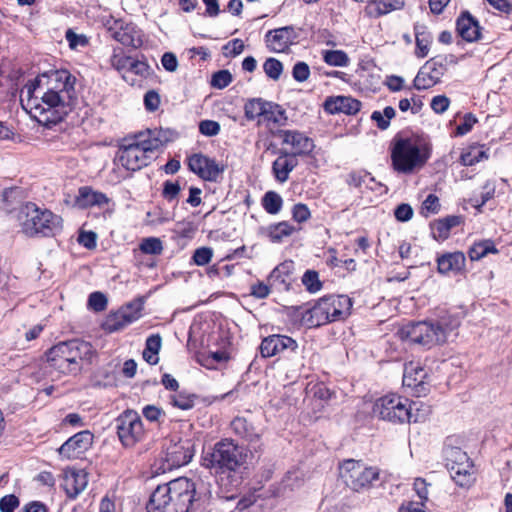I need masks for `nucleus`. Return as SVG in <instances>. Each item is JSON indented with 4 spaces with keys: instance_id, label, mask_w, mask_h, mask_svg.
<instances>
[{
    "instance_id": "6e6552de",
    "label": "nucleus",
    "mask_w": 512,
    "mask_h": 512,
    "mask_svg": "<svg viewBox=\"0 0 512 512\" xmlns=\"http://www.w3.org/2000/svg\"><path fill=\"white\" fill-rule=\"evenodd\" d=\"M244 449L234 440L225 438L203 453L202 466L216 474L235 472L245 462Z\"/></svg>"
},
{
    "instance_id": "cd10ccee",
    "label": "nucleus",
    "mask_w": 512,
    "mask_h": 512,
    "mask_svg": "<svg viewBox=\"0 0 512 512\" xmlns=\"http://www.w3.org/2000/svg\"><path fill=\"white\" fill-rule=\"evenodd\" d=\"M438 271L442 274L458 272L465 265V256L461 252L449 253L438 258Z\"/></svg>"
},
{
    "instance_id": "e2e57ef3",
    "label": "nucleus",
    "mask_w": 512,
    "mask_h": 512,
    "mask_svg": "<svg viewBox=\"0 0 512 512\" xmlns=\"http://www.w3.org/2000/svg\"><path fill=\"white\" fill-rule=\"evenodd\" d=\"M144 105L146 110L154 112L159 108L160 96L155 90H149L144 95Z\"/></svg>"
},
{
    "instance_id": "c03bdc74",
    "label": "nucleus",
    "mask_w": 512,
    "mask_h": 512,
    "mask_svg": "<svg viewBox=\"0 0 512 512\" xmlns=\"http://www.w3.org/2000/svg\"><path fill=\"white\" fill-rule=\"evenodd\" d=\"M368 181L374 182V178L366 171H352L346 177V183L355 188H360L362 185L368 186Z\"/></svg>"
},
{
    "instance_id": "c756f323",
    "label": "nucleus",
    "mask_w": 512,
    "mask_h": 512,
    "mask_svg": "<svg viewBox=\"0 0 512 512\" xmlns=\"http://www.w3.org/2000/svg\"><path fill=\"white\" fill-rule=\"evenodd\" d=\"M128 323V312L123 307L116 311L111 312L102 324L105 331L113 333L123 329Z\"/></svg>"
},
{
    "instance_id": "5701e85b",
    "label": "nucleus",
    "mask_w": 512,
    "mask_h": 512,
    "mask_svg": "<svg viewBox=\"0 0 512 512\" xmlns=\"http://www.w3.org/2000/svg\"><path fill=\"white\" fill-rule=\"evenodd\" d=\"M108 201L109 199L104 193L95 191L89 186L80 187L75 198L76 206L82 209L91 206L101 207L107 204Z\"/></svg>"
},
{
    "instance_id": "680f3d73",
    "label": "nucleus",
    "mask_w": 512,
    "mask_h": 512,
    "mask_svg": "<svg viewBox=\"0 0 512 512\" xmlns=\"http://www.w3.org/2000/svg\"><path fill=\"white\" fill-rule=\"evenodd\" d=\"M292 216L296 222L303 223V222H306L310 218L311 212H310L309 208L307 207V205L298 203V204L294 205V207L292 209Z\"/></svg>"
},
{
    "instance_id": "58836bf2",
    "label": "nucleus",
    "mask_w": 512,
    "mask_h": 512,
    "mask_svg": "<svg viewBox=\"0 0 512 512\" xmlns=\"http://www.w3.org/2000/svg\"><path fill=\"white\" fill-rule=\"evenodd\" d=\"M295 228L288 222H279L269 227L268 235L272 242H281L284 238L290 236Z\"/></svg>"
},
{
    "instance_id": "f257e3e1",
    "label": "nucleus",
    "mask_w": 512,
    "mask_h": 512,
    "mask_svg": "<svg viewBox=\"0 0 512 512\" xmlns=\"http://www.w3.org/2000/svg\"><path fill=\"white\" fill-rule=\"evenodd\" d=\"M76 77L66 69L51 70L25 85L28 105L38 121L47 127L64 120L76 97Z\"/></svg>"
},
{
    "instance_id": "f3484780",
    "label": "nucleus",
    "mask_w": 512,
    "mask_h": 512,
    "mask_svg": "<svg viewBox=\"0 0 512 512\" xmlns=\"http://www.w3.org/2000/svg\"><path fill=\"white\" fill-rule=\"evenodd\" d=\"M297 342L289 336L271 335L261 342L260 352L263 357H272L286 350L295 351Z\"/></svg>"
},
{
    "instance_id": "37998d69",
    "label": "nucleus",
    "mask_w": 512,
    "mask_h": 512,
    "mask_svg": "<svg viewBox=\"0 0 512 512\" xmlns=\"http://www.w3.org/2000/svg\"><path fill=\"white\" fill-rule=\"evenodd\" d=\"M445 457L447 461V467L451 465H459L463 462L467 463L470 461L467 453L458 447H446L445 448Z\"/></svg>"
},
{
    "instance_id": "412c9836",
    "label": "nucleus",
    "mask_w": 512,
    "mask_h": 512,
    "mask_svg": "<svg viewBox=\"0 0 512 512\" xmlns=\"http://www.w3.org/2000/svg\"><path fill=\"white\" fill-rule=\"evenodd\" d=\"M324 110L329 114H356L361 108V102L348 96L328 97L324 102Z\"/></svg>"
},
{
    "instance_id": "f03ea898",
    "label": "nucleus",
    "mask_w": 512,
    "mask_h": 512,
    "mask_svg": "<svg viewBox=\"0 0 512 512\" xmlns=\"http://www.w3.org/2000/svg\"><path fill=\"white\" fill-rule=\"evenodd\" d=\"M96 351L93 346L80 339L60 342L46 353L43 374L58 379L62 375L76 376L92 364Z\"/></svg>"
},
{
    "instance_id": "393cba45",
    "label": "nucleus",
    "mask_w": 512,
    "mask_h": 512,
    "mask_svg": "<svg viewBox=\"0 0 512 512\" xmlns=\"http://www.w3.org/2000/svg\"><path fill=\"white\" fill-rule=\"evenodd\" d=\"M326 303L320 298L316 304L303 315V321L309 327H318L331 322L329 312L325 307Z\"/></svg>"
},
{
    "instance_id": "39448f33",
    "label": "nucleus",
    "mask_w": 512,
    "mask_h": 512,
    "mask_svg": "<svg viewBox=\"0 0 512 512\" xmlns=\"http://www.w3.org/2000/svg\"><path fill=\"white\" fill-rule=\"evenodd\" d=\"M373 412L380 419L392 423H417L427 418L430 408L421 402H411L405 397L388 394L375 402Z\"/></svg>"
},
{
    "instance_id": "20e7f679",
    "label": "nucleus",
    "mask_w": 512,
    "mask_h": 512,
    "mask_svg": "<svg viewBox=\"0 0 512 512\" xmlns=\"http://www.w3.org/2000/svg\"><path fill=\"white\" fill-rule=\"evenodd\" d=\"M460 325L459 318L446 314L436 321H421L409 323L399 329L398 335L402 340H408L425 347L442 344L448 336Z\"/></svg>"
},
{
    "instance_id": "423d86ee",
    "label": "nucleus",
    "mask_w": 512,
    "mask_h": 512,
    "mask_svg": "<svg viewBox=\"0 0 512 512\" xmlns=\"http://www.w3.org/2000/svg\"><path fill=\"white\" fill-rule=\"evenodd\" d=\"M18 220L22 232L31 238L54 237L63 230V219L61 216L32 202L26 203L20 209Z\"/></svg>"
},
{
    "instance_id": "09e8293b",
    "label": "nucleus",
    "mask_w": 512,
    "mask_h": 512,
    "mask_svg": "<svg viewBox=\"0 0 512 512\" xmlns=\"http://www.w3.org/2000/svg\"><path fill=\"white\" fill-rule=\"evenodd\" d=\"M263 69L269 78L278 80L282 74L283 65L275 58H268L263 64Z\"/></svg>"
},
{
    "instance_id": "7ed1b4c3",
    "label": "nucleus",
    "mask_w": 512,
    "mask_h": 512,
    "mask_svg": "<svg viewBox=\"0 0 512 512\" xmlns=\"http://www.w3.org/2000/svg\"><path fill=\"white\" fill-rule=\"evenodd\" d=\"M195 483L179 477L166 484L158 485L147 504L148 512H189L196 498Z\"/></svg>"
},
{
    "instance_id": "ddd939ff",
    "label": "nucleus",
    "mask_w": 512,
    "mask_h": 512,
    "mask_svg": "<svg viewBox=\"0 0 512 512\" xmlns=\"http://www.w3.org/2000/svg\"><path fill=\"white\" fill-rule=\"evenodd\" d=\"M188 167L205 181H216L224 171L223 165L201 153L193 154L188 158Z\"/></svg>"
},
{
    "instance_id": "4d7b16f0",
    "label": "nucleus",
    "mask_w": 512,
    "mask_h": 512,
    "mask_svg": "<svg viewBox=\"0 0 512 512\" xmlns=\"http://www.w3.org/2000/svg\"><path fill=\"white\" fill-rule=\"evenodd\" d=\"M172 404L182 410H189L194 406V397L179 393L172 397Z\"/></svg>"
},
{
    "instance_id": "e433bc0d",
    "label": "nucleus",
    "mask_w": 512,
    "mask_h": 512,
    "mask_svg": "<svg viewBox=\"0 0 512 512\" xmlns=\"http://www.w3.org/2000/svg\"><path fill=\"white\" fill-rule=\"evenodd\" d=\"M128 146L124 143H121L118 147L117 152L114 156V165L116 168L113 169V172H119L117 176L118 179L125 178L128 171Z\"/></svg>"
},
{
    "instance_id": "603ef678",
    "label": "nucleus",
    "mask_w": 512,
    "mask_h": 512,
    "mask_svg": "<svg viewBox=\"0 0 512 512\" xmlns=\"http://www.w3.org/2000/svg\"><path fill=\"white\" fill-rule=\"evenodd\" d=\"M440 210L439 198L434 194H429L422 203V214H436Z\"/></svg>"
},
{
    "instance_id": "bf43d9fd",
    "label": "nucleus",
    "mask_w": 512,
    "mask_h": 512,
    "mask_svg": "<svg viewBox=\"0 0 512 512\" xmlns=\"http://www.w3.org/2000/svg\"><path fill=\"white\" fill-rule=\"evenodd\" d=\"M65 38L71 49H76L79 46L87 45L88 41L85 35L76 34L72 29H68L65 33Z\"/></svg>"
},
{
    "instance_id": "a878e982",
    "label": "nucleus",
    "mask_w": 512,
    "mask_h": 512,
    "mask_svg": "<svg viewBox=\"0 0 512 512\" xmlns=\"http://www.w3.org/2000/svg\"><path fill=\"white\" fill-rule=\"evenodd\" d=\"M462 221L461 216L450 215L436 220L430 225L431 233L436 240H445L449 237L452 228L458 226Z\"/></svg>"
},
{
    "instance_id": "f704fd0d",
    "label": "nucleus",
    "mask_w": 512,
    "mask_h": 512,
    "mask_svg": "<svg viewBox=\"0 0 512 512\" xmlns=\"http://www.w3.org/2000/svg\"><path fill=\"white\" fill-rule=\"evenodd\" d=\"M416 38V55L420 58L427 56L429 52V45L431 43V35L424 26L415 28Z\"/></svg>"
},
{
    "instance_id": "c9c22d12",
    "label": "nucleus",
    "mask_w": 512,
    "mask_h": 512,
    "mask_svg": "<svg viewBox=\"0 0 512 512\" xmlns=\"http://www.w3.org/2000/svg\"><path fill=\"white\" fill-rule=\"evenodd\" d=\"M498 250L495 247V244L492 240H483L478 243H475L469 249V257L472 261H478L488 255L489 253H497Z\"/></svg>"
},
{
    "instance_id": "8fccbe9b",
    "label": "nucleus",
    "mask_w": 512,
    "mask_h": 512,
    "mask_svg": "<svg viewBox=\"0 0 512 512\" xmlns=\"http://www.w3.org/2000/svg\"><path fill=\"white\" fill-rule=\"evenodd\" d=\"M232 82V75L228 70H220L214 73L211 84L213 87L223 89Z\"/></svg>"
},
{
    "instance_id": "0e129e2a",
    "label": "nucleus",
    "mask_w": 512,
    "mask_h": 512,
    "mask_svg": "<svg viewBox=\"0 0 512 512\" xmlns=\"http://www.w3.org/2000/svg\"><path fill=\"white\" fill-rule=\"evenodd\" d=\"M19 506V499L14 494H9L0 499L1 512H13Z\"/></svg>"
},
{
    "instance_id": "9b49d317",
    "label": "nucleus",
    "mask_w": 512,
    "mask_h": 512,
    "mask_svg": "<svg viewBox=\"0 0 512 512\" xmlns=\"http://www.w3.org/2000/svg\"><path fill=\"white\" fill-rule=\"evenodd\" d=\"M194 455L193 445L189 440H170L166 445L160 469L163 473L188 464Z\"/></svg>"
},
{
    "instance_id": "a211bd4d",
    "label": "nucleus",
    "mask_w": 512,
    "mask_h": 512,
    "mask_svg": "<svg viewBox=\"0 0 512 512\" xmlns=\"http://www.w3.org/2000/svg\"><path fill=\"white\" fill-rule=\"evenodd\" d=\"M88 484V473L84 469L66 468L64 470L63 488L67 496L75 499Z\"/></svg>"
},
{
    "instance_id": "4c0bfd02",
    "label": "nucleus",
    "mask_w": 512,
    "mask_h": 512,
    "mask_svg": "<svg viewBox=\"0 0 512 512\" xmlns=\"http://www.w3.org/2000/svg\"><path fill=\"white\" fill-rule=\"evenodd\" d=\"M122 445H128V409H125L111 424Z\"/></svg>"
},
{
    "instance_id": "f8f14e48",
    "label": "nucleus",
    "mask_w": 512,
    "mask_h": 512,
    "mask_svg": "<svg viewBox=\"0 0 512 512\" xmlns=\"http://www.w3.org/2000/svg\"><path fill=\"white\" fill-rule=\"evenodd\" d=\"M446 71L442 59L433 58L427 61L418 71L413 86L417 90H426L436 85Z\"/></svg>"
},
{
    "instance_id": "69168bd1",
    "label": "nucleus",
    "mask_w": 512,
    "mask_h": 512,
    "mask_svg": "<svg viewBox=\"0 0 512 512\" xmlns=\"http://www.w3.org/2000/svg\"><path fill=\"white\" fill-rule=\"evenodd\" d=\"M450 104V100L448 97L444 95H438L433 97L431 101V108L435 113L442 114L444 113Z\"/></svg>"
},
{
    "instance_id": "7c9ffc66",
    "label": "nucleus",
    "mask_w": 512,
    "mask_h": 512,
    "mask_svg": "<svg viewBox=\"0 0 512 512\" xmlns=\"http://www.w3.org/2000/svg\"><path fill=\"white\" fill-rule=\"evenodd\" d=\"M403 5V0H373L368 4L367 9L371 16L377 17L399 9Z\"/></svg>"
},
{
    "instance_id": "3c124183",
    "label": "nucleus",
    "mask_w": 512,
    "mask_h": 512,
    "mask_svg": "<svg viewBox=\"0 0 512 512\" xmlns=\"http://www.w3.org/2000/svg\"><path fill=\"white\" fill-rule=\"evenodd\" d=\"M128 57L125 56L123 50H121L120 54H115L112 58V67L122 76V78L125 80L126 75L128 73V64L127 62Z\"/></svg>"
},
{
    "instance_id": "13d9d810",
    "label": "nucleus",
    "mask_w": 512,
    "mask_h": 512,
    "mask_svg": "<svg viewBox=\"0 0 512 512\" xmlns=\"http://www.w3.org/2000/svg\"><path fill=\"white\" fill-rule=\"evenodd\" d=\"M180 191L181 187L178 182H172L168 180L163 184L162 195L166 200L172 201L178 197Z\"/></svg>"
},
{
    "instance_id": "49530a36",
    "label": "nucleus",
    "mask_w": 512,
    "mask_h": 512,
    "mask_svg": "<svg viewBox=\"0 0 512 512\" xmlns=\"http://www.w3.org/2000/svg\"><path fill=\"white\" fill-rule=\"evenodd\" d=\"M140 250L145 254L159 255L163 250L162 242L155 237L145 238L140 244Z\"/></svg>"
},
{
    "instance_id": "79ce46f5",
    "label": "nucleus",
    "mask_w": 512,
    "mask_h": 512,
    "mask_svg": "<svg viewBox=\"0 0 512 512\" xmlns=\"http://www.w3.org/2000/svg\"><path fill=\"white\" fill-rule=\"evenodd\" d=\"M487 158L486 151L478 147H471L467 152L462 153L460 160L464 166H472Z\"/></svg>"
},
{
    "instance_id": "aec40b11",
    "label": "nucleus",
    "mask_w": 512,
    "mask_h": 512,
    "mask_svg": "<svg viewBox=\"0 0 512 512\" xmlns=\"http://www.w3.org/2000/svg\"><path fill=\"white\" fill-rule=\"evenodd\" d=\"M294 29L291 26L281 27L267 32L265 39L270 51L284 52L293 43Z\"/></svg>"
},
{
    "instance_id": "473e14b6",
    "label": "nucleus",
    "mask_w": 512,
    "mask_h": 512,
    "mask_svg": "<svg viewBox=\"0 0 512 512\" xmlns=\"http://www.w3.org/2000/svg\"><path fill=\"white\" fill-rule=\"evenodd\" d=\"M268 102L269 101L262 98H252L247 100L244 105V114L246 119L253 121L258 117H263Z\"/></svg>"
},
{
    "instance_id": "a19ab883",
    "label": "nucleus",
    "mask_w": 512,
    "mask_h": 512,
    "mask_svg": "<svg viewBox=\"0 0 512 512\" xmlns=\"http://www.w3.org/2000/svg\"><path fill=\"white\" fill-rule=\"evenodd\" d=\"M324 61L335 67H345L349 63L348 55L342 50H326L323 51Z\"/></svg>"
},
{
    "instance_id": "72a5a7b5",
    "label": "nucleus",
    "mask_w": 512,
    "mask_h": 512,
    "mask_svg": "<svg viewBox=\"0 0 512 512\" xmlns=\"http://www.w3.org/2000/svg\"><path fill=\"white\" fill-rule=\"evenodd\" d=\"M263 118L267 122H273L279 126H283L287 122L286 111L278 104L268 102Z\"/></svg>"
},
{
    "instance_id": "2f4dec72",
    "label": "nucleus",
    "mask_w": 512,
    "mask_h": 512,
    "mask_svg": "<svg viewBox=\"0 0 512 512\" xmlns=\"http://www.w3.org/2000/svg\"><path fill=\"white\" fill-rule=\"evenodd\" d=\"M161 348V337L157 335H151L146 340L145 349L143 351L144 360L151 364L155 365L158 363V353Z\"/></svg>"
},
{
    "instance_id": "4468645a",
    "label": "nucleus",
    "mask_w": 512,
    "mask_h": 512,
    "mask_svg": "<svg viewBox=\"0 0 512 512\" xmlns=\"http://www.w3.org/2000/svg\"><path fill=\"white\" fill-rule=\"evenodd\" d=\"M93 438L94 436L90 431L78 432L58 448V453L65 459H77L90 448Z\"/></svg>"
},
{
    "instance_id": "c85d7f7f",
    "label": "nucleus",
    "mask_w": 512,
    "mask_h": 512,
    "mask_svg": "<svg viewBox=\"0 0 512 512\" xmlns=\"http://www.w3.org/2000/svg\"><path fill=\"white\" fill-rule=\"evenodd\" d=\"M447 468L451 478L457 485L466 487L472 484L474 479L472 472L473 465L471 461H467V463L463 462V464L460 463L459 465H451Z\"/></svg>"
},
{
    "instance_id": "dca6fc26",
    "label": "nucleus",
    "mask_w": 512,
    "mask_h": 512,
    "mask_svg": "<svg viewBox=\"0 0 512 512\" xmlns=\"http://www.w3.org/2000/svg\"><path fill=\"white\" fill-rule=\"evenodd\" d=\"M426 376L425 369L419 363L410 362L404 367L403 385L411 388L418 397L425 395L428 391L424 381Z\"/></svg>"
},
{
    "instance_id": "6ab92c4d",
    "label": "nucleus",
    "mask_w": 512,
    "mask_h": 512,
    "mask_svg": "<svg viewBox=\"0 0 512 512\" xmlns=\"http://www.w3.org/2000/svg\"><path fill=\"white\" fill-rule=\"evenodd\" d=\"M321 299L326 303L331 322L345 319L350 315L352 300L347 295H328Z\"/></svg>"
},
{
    "instance_id": "a18cd8bd",
    "label": "nucleus",
    "mask_w": 512,
    "mask_h": 512,
    "mask_svg": "<svg viewBox=\"0 0 512 512\" xmlns=\"http://www.w3.org/2000/svg\"><path fill=\"white\" fill-rule=\"evenodd\" d=\"M302 283L310 293H316L321 290L322 282L319 279L318 272L307 270L302 276Z\"/></svg>"
},
{
    "instance_id": "052dcab7",
    "label": "nucleus",
    "mask_w": 512,
    "mask_h": 512,
    "mask_svg": "<svg viewBox=\"0 0 512 512\" xmlns=\"http://www.w3.org/2000/svg\"><path fill=\"white\" fill-rule=\"evenodd\" d=\"M292 75L297 82L306 81L310 76V68L308 64L305 62H297L293 67Z\"/></svg>"
},
{
    "instance_id": "1a4fd4ad",
    "label": "nucleus",
    "mask_w": 512,
    "mask_h": 512,
    "mask_svg": "<svg viewBox=\"0 0 512 512\" xmlns=\"http://www.w3.org/2000/svg\"><path fill=\"white\" fill-rule=\"evenodd\" d=\"M158 130L147 129L130 137V170L136 171L147 166L162 146Z\"/></svg>"
},
{
    "instance_id": "ea45409f",
    "label": "nucleus",
    "mask_w": 512,
    "mask_h": 512,
    "mask_svg": "<svg viewBox=\"0 0 512 512\" xmlns=\"http://www.w3.org/2000/svg\"><path fill=\"white\" fill-rule=\"evenodd\" d=\"M283 205L282 197L274 192L268 191L262 199V206L269 214L275 215L280 212Z\"/></svg>"
},
{
    "instance_id": "338daca9",
    "label": "nucleus",
    "mask_w": 512,
    "mask_h": 512,
    "mask_svg": "<svg viewBox=\"0 0 512 512\" xmlns=\"http://www.w3.org/2000/svg\"><path fill=\"white\" fill-rule=\"evenodd\" d=\"M97 235L92 231H82L78 236V242L87 249L96 247Z\"/></svg>"
},
{
    "instance_id": "bb28decb",
    "label": "nucleus",
    "mask_w": 512,
    "mask_h": 512,
    "mask_svg": "<svg viewBox=\"0 0 512 512\" xmlns=\"http://www.w3.org/2000/svg\"><path fill=\"white\" fill-rule=\"evenodd\" d=\"M231 429L235 434L247 440L249 443H256L260 438V434L253 424L244 417H236L231 422Z\"/></svg>"
},
{
    "instance_id": "de8ad7c7",
    "label": "nucleus",
    "mask_w": 512,
    "mask_h": 512,
    "mask_svg": "<svg viewBox=\"0 0 512 512\" xmlns=\"http://www.w3.org/2000/svg\"><path fill=\"white\" fill-rule=\"evenodd\" d=\"M87 307L94 312H101L107 307V297L102 292H93L88 297Z\"/></svg>"
},
{
    "instance_id": "2eb2a0df",
    "label": "nucleus",
    "mask_w": 512,
    "mask_h": 512,
    "mask_svg": "<svg viewBox=\"0 0 512 512\" xmlns=\"http://www.w3.org/2000/svg\"><path fill=\"white\" fill-rule=\"evenodd\" d=\"M275 135L282 139L283 144L290 145L292 152L289 154L306 155L314 149V143L311 138L297 130H278Z\"/></svg>"
},
{
    "instance_id": "774afa93",
    "label": "nucleus",
    "mask_w": 512,
    "mask_h": 512,
    "mask_svg": "<svg viewBox=\"0 0 512 512\" xmlns=\"http://www.w3.org/2000/svg\"><path fill=\"white\" fill-rule=\"evenodd\" d=\"M394 215L397 220L405 222L412 218L413 216V209L409 204H400L395 209Z\"/></svg>"
},
{
    "instance_id": "0eeeda50",
    "label": "nucleus",
    "mask_w": 512,
    "mask_h": 512,
    "mask_svg": "<svg viewBox=\"0 0 512 512\" xmlns=\"http://www.w3.org/2000/svg\"><path fill=\"white\" fill-rule=\"evenodd\" d=\"M429 158L428 145L413 138L397 139L391 149L392 167L399 174L410 175L421 170Z\"/></svg>"
},
{
    "instance_id": "b1692460",
    "label": "nucleus",
    "mask_w": 512,
    "mask_h": 512,
    "mask_svg": "<svg viewBox=\"0 0 512 512\" xmlns=\"http://www.w3.org/2000/svg\"><path fill=\"white\" fill-rule=\"evenodd\" d=\"M458 34L466 41L473 42L480 38V26L468 13H463L456 23Z\"/></svg>"
},
{
    "instance_id": "4be33fe9",
    "label": "nucleus",
    "mask_w": 512,
    "mask_h": 512,
    "mask_svg": "<svg viewBox=\"0 0 512 512\" xmlns=\"http://www.w3.org/2000/svg\"><path fill=\"white\" fill-rule=\"evenodd\" d=\"M278 154L272 164V172L278 182L284 183L288 180L290 172L298 165V160L295 154H289L284 149H280Z\"/></svg>"
},
{
    "instance_id": "9d476101",
    "label": "nucleus",
    "mask_w": 512,
    "mask_h": 512,
    "mask_svg": "<svg viewBox=\"0 0 512 512\" xmlns=\"http://www.w3.org/2000/svg\"><path fill=\"white\" fill-rule=\"evenodd\" d=\"M379 474L377 467L367 466L354 459L345 460L340 466V477L345 485L355 492L370 489L379 479Z\"/></svg>"
},
{
    "instance_id": "5fc2aeb1",
    "label": "nucleus",
    "mask_w": 512,
    "mask_h": 512,
    "mask_svg": "<svg viewBox=\"0 0 512 512\" xmlns=\"http://www.w3.org/2000/svg\"><path fill=\"white\" fill-rule=\"evenodd\" d=\"M213 256V251L209 247H201L195 250L193 260L195 264L203 266L208 264Z\"/></svg>"
},
{
    "instance_id": "6e6d98bb",
    "label": "nucleus",
    "mask_w": 512,
    "mask_h": 512,
    "mask_svg": "<svg viewBox=\"0 0 512 512\" xmlns=\"http://www.w3.org/2000/svg\"><path fill=\"white\" fill-rule=\"evenodd\" d=\"M199 131L204 136H216L220 132V124L213 120H203L199 123Z\"/></svg>"
},
{
    "instance_id": "864d4df0",
    "label": "nucleus",
    "mask_w": 512,
    "mask_h": 512,
    "mask_svg": "<svg viewBox=\"0 0 512 512\" xmlns=\"http://www.w3.org/2000/svg\"><path fill=\"white\" fill-rule=\"evenodd\" d=\"M109 33L112 38L123 45L128 42V31L122 22H115V25L109 28Z\"/></svg>"
}]
</instances>
